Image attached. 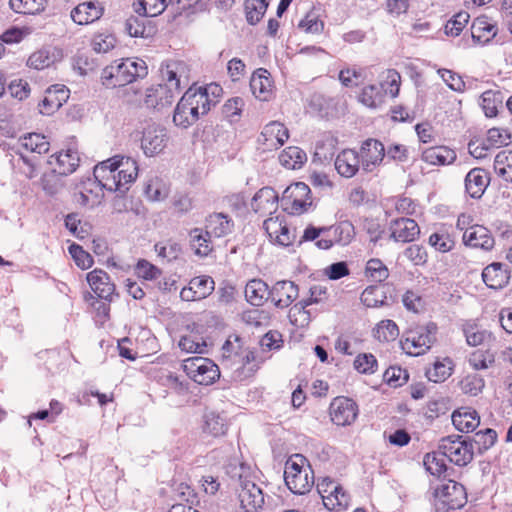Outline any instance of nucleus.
<instances>
[{
	"label": "nucleus",
	"mask_w": 512,
	"mask_h": 512,
	"mask_svg": "<svg viewBox=\"0 0 512 512\" xmlns=\"http://www.w3.org/2000/svg\"><path fill=\"white\" fill-rule=\"evenodd\" d=\"M160 71L164 83L146 90L144 103L147 108L162 110L171 106L175 97L188 85V70L184 62H167Z\"/></svg>",
	"instance_id": "f257e3e1"
},
{
	"label": "nucleus",
	"mask_w": 512,
	"mask_h": 512,
	"mask_svg": "<svg viewBox=\"0 0 512 512\" xmlns=\"http://www.w3.org/2000/svg\"><path fill=\"white\" fill-rule=\"evenodd\" d=\"M278 195L271 187L261 188L251 200V208L260 215L276 213L264 221V229L270 241L278 246H288V220L286 209L277 213Z\"/></svg>",
	"instance_id": "f03ea898"
},
{
	"label": "nucleus",
	"mask_w": 512,
	"mask_h": 512,
	"mask_svg": "<svg viewBox=\"0 0 512 512\" xmlns=\"http://www.w3.org/2000/svg\"><path fill=\"white\" fill-rule=\"evenodd\" d=\"M138 175L137 162L129 157L114 156L97 164L93 170V178L105 190L126 193L129 185Z\"/></svg>",
	"instance_id": "7ed1b4c3"
},
{
	"label": "nucleus",
	"mask_w": 512,
	"mask_h": 512,
	"mask_svg": "<svg viewBox=\"0 0 512 512\" xmlns=\"http://www.w3.org/2000/svg\"><path fill=\"white\" fill-rule=\"evenodd\" d=\"M148 74L145 61L122 59L106 66L101 73L102 85L108 89L123 87Z\"/></svg>",
	"instance_id": "20e7f679"
},
{
	"label": "nucleus",
	"mask_w": 512,
	"mask_h": 512,
	"mask_svg": "<svg viewBox=\"0 0 512 512\" xmlns=\"http://www.w3.org/2000/svg\"><path fill=\"white\" fill-rule=\"evenodd\" d=\"M249 468L244 464L231 466L228 473L239 482L238 498L246 512H257L264 504V494L260 487L248 479Z\"/></svg>",
	"instance_id": "39448f33"
},
{
	"label": "nucleus",
	"mask_w": 512,
	"mask_h": 512,
	"mask_svg": "<svg viewBox=\"0 0 512 512\" xmlns=\"http://www.w3.org/2000/svg\"><path fill=\"white\" fill-rule=\"evenodd\" d=\"M437 326L434 323L409 328L400 341L402 350L410 356L425 354L436 340Z\"/></svg>",
	"instance_id": "423d86ee"
},
{
	"label": "nucleus",
	"mask_w": 512,
	"mask_h": 512,
	"mask_svg": "<svg viewBox=\"0 0 512 512\" xmlns=\"http://www.w3.org/2000/svg\"><path fill=\"white\" fill-rule=\"evenodd\" d=\"M436 512H449L462 508L467 502L464 486L456 481L447 480L438 484L433 491Z\"/></svg>",
	"instance_id": "0eeeda50"
},
{
	"label": "nucleus",
	"mask_w": 512,
	"mask_h": 512,
	"mask_svg": "<svg viewBox=\"0 0 512 512\" xmlns=\"http://www.w3.org/2000/svg\"><path fill=\"white\" fill-rule=\"evenodd\" d=\"M314 484V473L309 461L302 454L290 455V492L304 495Z\"/></svg>",
	"instance_id": "6e6552de"
},
{
	"label": "nucleus",
	"mask_w": 512,
	"mask_h": 512,
	"mask_svg": "<svg viewBox=\"0 0 512 512\" xmlns=\"http://www.w3.org/2000/svg\"><path fill=\"white\" fill-rule=\"evenodd\" d=\"M438 449L445 458L458 466H466L472 461L474 455L472 443L459 435L443 437Z\"/></svg>",
	"instance_id": "1a4fd4ad"
},
{
	"label": "nucleus",
	"mask_w": 512,
	"mask_h": 512,
	"mask_svg": "<svg viewBox=\"0 0 512 512\" xmlns=\"http://www.w3.org/2000/svg\"><path fill=\"white\" fill-rule=\"evenodd\" d=\"M184 371L200 385L213 384L219 377V367L209 358L192 357L184 361Z\"/></svg>",
	"instance_id": "9d476101"
},
{
	"label": "nucleus",
	"mask_w": 512,
	"mask_h": 512,
	"mask_svg": "<svg viewBox=\"0 0 512 512\" xmlns=\"http://www.w3.org/2000/svg\"><path fill=\"white\" fill-rule=\"evenodd\" d=\"M358 405L348 397L338 396L332 400L329 406L331 421L337 426H349L358 416Z\"/></svg>",
	"instance_id": "9b49d317"
},
{
	"label": "nucleus",
	"mask_w": 512,
	"mask_h": 512,
	"mask_svg": "<svg viewBox=\"0 0 512 512\" xmlns=\"http://www.w3.org/2000/svg\"><path fill=\"white\" fill-rule=\"evenodd\" d=\"M75 189L74 199L80 206L94 208L103 200L104 188L94 178L82 180Z\"/></svg>",
	"instance_id": "f8f14e48"
},
{
	"label": "nucleus",
	"mask_w": 512,
	"mask_h": 512,
	"mask_svg": "<svg viewBox=\"0 0 512 512\" xmlns=\"http://www.w3.org/2000/svg\"><path fill=\"white\" fill-rule=\"evenodd\" d=\"M169 137L167 131L156 125H149L143 131L141 148L144 154L152 157L161 153L167 146Z\"/></svg>",
	"instance_id": "ddd939ff"
},
{
	"label": "nucleus",
	"mask_w": 512,
	"mask_h": 512,
	"mask_svg": "<svg viewBox=\"0 0 512 512\" xmlns=\"http://www.w3.org/2000/svg\"><path fill=\"white\" fill-rule=\"evenodd\" d=\"M87 282L98 298L111 302L116 286L109 274L102 269H94L87 274Z\"/></svg>",
	"instance_id": "4468645a"
},
{
	"label": "nucleus",
	"mask_w": 512,
	"mask_h": 512,
	"mask_svg": "<svg viewBox=\"0 0 512 512\" xmlns=\"http://www.w3.org/2000/svg\"><path fill=\"white\" fill-rule=\"evenodd\" d=\"M288 140V128L277 121L268 123L258 137V143L263 150L278 149Z\"/></svg>",
	"instance_id": "2eb2a0df"
},
{
	"label": "nucleus",
	"mask_w": 512,
	"mask_h": 512,
	"mask_svg": "<svg viewBox=\"0 0 512 512\" xmlns=\"http://www.w3.org/2000/svg\"><path fill=\"white\" fill-rule=\"evenodd\" d=\"M361 164L366 172L373 171L385 157L384 145L375 139H367L360 148Z\"/></svg>",
	"instance_id": "dca6fc26"
},
{
	"label": "nucleus",
	"mask_w": 512,
	"mask_h": 512,
	"mask_svg": "<svg viewBox=\"0 0 512 512\" xmlns=\"http://www.w3.org/2000/svg\"><path fill=\"white\" fill-rule=\"evenodd\" d=\"M290 215H302L309 211L313 205L312 194L309 186L304 182L290 184Z\"/></svg>",
	"instance_id": "f3484780"
},
{
	"label": "nucleus",
	"mask_w": 512,
	"mask_h": 512,
	"mask_svg": "<svg viewBox=\"0 0 512 512\" xmlns=\"http://www.w3.org/2000/svg\"><path fill=\"white\" fill-rule=\"evenodd\" d=\"M307 9L305 15L298 21L297 29L306 34H320L324 30L322 10L320 7L312 6L309 1L302 3Z\"/></svg>",
	"instance_id": "a211bd4d"
},
{
	"label": "nucleus",
	"mask_w": 512,
	"mask_h": 512,
	"mask_svg": "<svg viewBox=\"0 0 512 512\" xmlns=\"http://www.w3.org/2000/svg\"><path fill=\"white\" fill-rule=\"evenodd\" d=\"M48 163L56 173L67 176L76 171L80 157L76 150L68 149L52 155Z\"/></svg>",
	"instance_id": "6ab92c4d"
},
{
	"label": "nucleus",
	"mask_w": 512,
	"mask_h": 512,
	"mask_svg": "<svg viewBox=\"0 0 512 512\" xmlns=\"http://www.w3.org/2000/svg\"><path fill=\"white\" fill-rule=\"evenodd\" d=\"M463 242L467 246L487 251L491 250L495 244L491 232L482 225H473L466 229L463 233Z\"/></svg>",
	"instance_id": "aec40b11"
},
{
	"label": "nucleus",
	"mask_w": 512,
	"mask_h": 512,
	"mask_svg": "<svg viewBox=\"0 0 512 512\" xmlns=\"http://www.w3.org/2000/svg\"><path fill=\"white\" fill-rule=\"evenodd\" d=\"M391 237L396 242H412L420 233L417 222L411 218H399L390 224Z\"/></svg>",
	"instance_id": "412c9836"
},
{
	"label": "nucleus",
	"mask_w": 512,
	"mask_h": 512,
	"mask_svg": "<svg viewBox=\"0 0 512 512\" xmlns=\"http://www.w3.org/2000/svg\"><path fill=\"white\" fill-rule=\"evenodd\" d=\"M69 98V89L60 84L52 85L46 90V95L40 104L42 114L50 115L58 110Z\"/></svg>",
	"instance_id": "4be33fe9"
},
{
	"label": "nucleus",
	"mask_w": 512,
	"mask_h": 512,
	"mask_svg": "<svg viewBox=\"0 0 512 512\" xmlns=\"http://www.w3.org/2000/svg\"><path fill=\"white\" fill-rule=\"evenodd\" d=\"M489 183V175L482 168H473L465 177L466 192L474 199L481 198Z\"/></svg>",
	"instance_id": "5701e85b"
},
{
	"label": "nucleus",
	"mask_w": 512,
	"mask_h": 512,
	"mask_svg": "<svg viewBox=\"0 0 512 512\" xmlns=\"http://www.w3.org/2000/svg\"><path fill=\"white\" fill-rule=\"evenodd\" d=\"M359 154L353 149H344L335 159V169L346 178H351L359 171Z\"/></svg>",
	"instance_id": "b1692460"
},
{
	"label": "nucleus",
	"mask_w": 512,
	"mask_h": 512,
	"mask_svg": "<svg viewBox=\"0 0 512 512\" xmlns=\"http://www.w3.org/2000/svg\"><path fill=\"white\" fill-rule=\"evenodd\" d=\"M125 30L131 37L150 38L157 32L155 23L147 16H131L125 22Z\"/></svg>",
	"instance_id": "393cba45"
},
{
	"label": "nucleus",
	"mask_w": 512,
	"mask_h": 512,
	"mask_svg": "<svg viewBox=\"0 0 512 512\" xmlns=\"http://www.w3.org/2000/svg\"><path fill=\"white\" fill-rule=\"evenodd\" d=\"M454 427L464 433L474 431L480 424V417L476 410L470 407H461L452 414Z\"/></svg>",
	"instance_id": "a878e982"
},
{
	"label": "nucleus",
	"mask_w": 512,
	"mask_h": 512,
	"mask_svg": "<svg viewBox=\"0 0 512 512\" xmlns=\"http://www.w3.org/2000/svg\"><path fill=\"white\" fill-rule=\"evenodd\" d=\"M266 69L256 70L250 79V89L260 101H268L272 96V81Z\"/></svg>",
	"instance_id": "bb28decb"
},
{
	"label": "nucleus",
	"mask_w": 512,
	"mask_h": 512,
	"mask_svg": "<svg viewBox=\"0 0 512 512\" xmlns=\"http://www.w3.org/2000/svg\"><path fill=\"white\" fill-rule=\"evenodd\" d=\"M234 223L223 213L210 214L205 221V229L216 238L227 236L233 231Z\"/></svg>",
	"instance_id": "cd10ccee"
},
{
	"label": "nucleus",
	"mask_w": 512,
	"mask_h": 512,
	"mask_svg": "<svg viewBox=\"0 0 512 512\" xmlns=\"http://www.w3.org/2000/svg\"><path fill=\"white\" fill-rule=\"evenodd\" d=\"M471 34L475 42L486 44L496 36L497 27L487 16H479L471 25Z\"/></svg>",
	"instance_id": "c85d7f7f"
},
{
	"label": "nucleus",
	"mask_w": 512,
	"mask_h": 512,
	"mask_svg": "<svg viewBox=\"0 0 512 512\" xmlns=\"http://www.w3.org/2000/svg\"><path fill=\"white\" fill-rule=\"evenodd\" d=\"M482 279L487 287L500 289L508 283L509 274L503 264L492 263L484 268Z\"/></svg>",
	"instance_id": "c756f323"
},
{
	"label": "nucleus",
	"mask_w": 512,
	"mask_h": 512,
	"mask_svg": "<svg viewBox=\"0 0 512 512\" xmlns=\"http://www.w3.org/2000/svg\"><path fill=\"white\" fill-rule=\"evenodd\" d=\"M422 160L431 165H449L456 160V152L447 146H435L422 152Z\"/></svg>",
	"instance_id": "7c9ffc66"
},
{
	"label": "nucleus",
	"mask_w": 512,
	"mask_h": 512,
	"mask_svg": "<svg viewBox=\"0 0 512 512\" xmlns=\"http://www.w3.org/2000/svg\"><path fill=\"white\" fill-rule=\"evenodd\" d=\"M185 98L187 102H185L184 105L193 107V109L200 111V113L204 115L210 111L212 105L216 104L215 101L208 98L205 89L190 87L181 97V99Z\"/></svg>",
	"instance_id": "2f4dec72"
},
{
	"label": "nucleus",
	"mask_w": 512,
	"mask_h": 512,
	"mask_svg": "<svg viewBox=\"0 0 512 512\" xmlns=\"http://www.w3.org/2000/svg\"><path fill=\"white\" fill-rule=\"evenodd\" d=\"M213 237L206 229L193 228L189 232L190 246L196 255L205 257L213 250Z\"/></svg>",
	"instance_id": "473e14b6"
},
{
	"label": "nucleus",
	"mask_w": 512,
	"mask_h": 512,
	"mask_svg": "<svg viewBox=\"0 0 512 512\" xmlns=\"http://www.w3.org/2000/svg\"><path fill=\"white\" fill-rule=\"evenodd\" d=\"M102 13L103 9L96 6L93 2H84L77 5L71 11V18L79 25H86L98 20Z\"/></svg>",
	"instance_id": "72a5a7b5"
},
{
	"label": "nucleus",
	"mask_w": 512,
	"mask_h": 512,
	"mask_svg": "<svg viewBox=\"0 0 512 512\" xmlns=\"http://www.w3.org/2000/svg\"><path fill=\"white\" fill-rule=\"evenodd\" d=\"M185 102H187L186 98L180 99L173 114L174 124L181 128L192 126L199 120L200 116L203 115L200 111L193 109V107L184 105Z\"/></svg>",
	"instance_id": "f704fd0d"
},
{
	"label": "nucleus",
	"mask_w": 512,
	"mask_h": 512,
	"mask_svg": "<svg viewBox=\"0 0 512 512\" xmlns=\"http://www.w3.org/2000/svg\"><path fill=\"white\" fill-rule=\"evenodd\" d=\"M268 285L261 279L250 280L245 287L246 300L253 306H261L269 298Z\"/></svg>",
	"instance_id": "c9c22d12"
},
{
	"label": "nucleus",
	"mask_w": 512,
	"mask_h": 512,
	"mask_svg": "<svg viewBox=\"0 0 512 512\" xmlns=\"http://www.w3.org/2000/svg\"><path fill=\"white\" fill-rule=\"evenodd\" d=\"M338 140L331 134H324L320 140L316 142L313 161L325 163L330 161L336 150Z\"/></svg>",
	"instance_id": "e433bc0d"
},
{
	"label": "nucleus",
	"mask_w": 512,
	"mask_h": 512,
	"mask_svg": "<svg viewBox=\"0 0 512 512\" xmlns=\"http://www.w3.org/2000/svg\"><path fill=\"white\" fill-rule=\"evenodd\" d=\"M463 333L467 344L472 347L489 343L493 339L491 332L476 323H466L463 326Z\"/></svg>",
	"instance_id": "4c0bfd02"
},
{
	"label": "nucleus",
	"mask_w": 512,
	"mask_h": 512,
	"mask_svg": "<svg viewBox=\"0 0 512 512\" xmlns=\"http://www.w3.org/2000/svg\"><path fill=\"white\" fill-rule=\"evenodd\" d=\"M503 95L500 91L487 90L482 93L480 97V106L487 117H495L498 113V108L502 106Z\"/></svg>",
	"instance_id": "58836bf2"
},
{
	"label": "nucleus",
	"mask_w": 512,
	"mask_h": 512,
	"mask_svg": "<svg viewBox=\"0 0 512 512\" xmlns=\"http://www.w3.org/2000/svg\"><path fill=\"white\" fill-rule=\"evenodd\" d=\"M203 429L214 437L224 435L227 430L226 419L214 411L207 412L204 415Z\"/></svg>",
	"instance_id": "ea45409f"
},
{
	"label": "nucleus",
	"mask_w": 512,
	"mask_h": 512,
	"mask_svg": "<svg viewBox=\"0 0 512 512\" xmlns=\"http://www.w3.org/2000/svg\"><path fill=\"white\" fill-rule=\"evenodd\" d=\"M20 145L25 150L37 153V154H45L49 151L50 144L46 140L44 135L38 133H30L20 138Z\"/></svg>",
	"instance_id": "a19ab883"
},
{
	"label": "nucleus",
	"mask_w": 512,
	"mask_h": 512,
	"mask_svg": "<svg viewBox=\"0 0 512 512\" xmlns=\"http://www.w3.org/2000/svg\"><path fill=\"white\" fill-rule=\"evenodd\" d=\"M494 170L499 177L512 183V150L500 151L495 156Z\"/></svg>",
	"instance_id": "79ce46f5"
},
{
	"label": "nucleus",
	"mask_w": 512,
	"mask_h": 512,
	"mask_svg": "<svg viewBox=\"0 0 512 512\" xmlns=\"http://www.w3.org/2000/svg\"><path fill=\"white\" fill-rule=\"evenodd\" d=\"M48 0H9L10 8L19 14H39L46 8Z\"/></svg>",
	"instance_id": "37998d69"
},
{
	"label": "nucleus",
	"mask_w": 512,
	"mask_h": 512,
	"mask_svg": "<svg viewBox=\"0 0 512 512\" xmlns=\"http://www.w3.org/2000/svg\"><path fill=\"white\" fill-rule=\"evenodd\" d=\"M385 93L375 84L365 86L358 96L359 102L369 108H377L383 102Z\"/></svg>",
	"instance_id": "c03bdc74"
},
{
	"label": "nucleus",
	"mask_w": 512,
	"mask_h": 512,
	"mask_svg": "<svg viewBox=\"0 0 512 512\" xmlns=\"http://www.w3.org/2000/svg\"><path fill=\"white\" fill-rule=\"evenodd\" d=\"M158 381L162 386H165L180 395L186 394L189 390L188 381L167 370L161 373Z\"/></svg>",
	"instance_id": "a18cd8bd"
},
{
	"label": "nucleus",
	"mask_w": 512,
	"mask_h": 512,
	"mask_svg": "<svg viewBox=\"0 0 512 512\" xmlns=\"http://www.w3.org/2000/svg\"><path fill=\"white\" fill-rule=\"evenodd\" d=\"M400 83V74L394 69H388L383 72L381 76L380 88L385 93V95L388 94L392 98H395L399 94Z\"/></svg>",
	"instance_id": "49530a36"
},
{
	"label": "nucleus",
	"mask_w": 512,
	"mask_h": 512,
	"mask_svg": "<svg viewBox=\"0 0 512 512\" xmlns=\"http://www.w3.org/2000/svg\"><path fill=\"white\" fill-rule=\"evenodd\" d=\"M269 5V0H246L245 11L246 19L249 24H257L266 13Z\"/></svg>",
	"instance_id": "de8ad7c7"
},
{
	"label": "nucleus",
	"mask_w": 512,
	"mask_h": 512,
	"mask_svg": "<svg viewBox=\"0 0 512 512\" xmlns=\"http://www.w3.org/2000/svg\"><path fill=\"white\" fill-rule=\"evenodd\" d=\"M452 371V361L449 359H443L442 361H436L433 367L427 369V378L435 383L445 381Z\"/></svg>",
	"instance_id": "09e8293b"
},
{
	"label": "nucleus",
	"mask_w": 512,
	"mask_h": 512,
	"mask_svg": "<svg viewBox=\"0 0 512 512\" xmlns=\"http://www.w3.org/2000/svg\"><path fill=\"white\" fill-rule=\"evenodd\" d=\"M374 336L382 342L393 341L399 336L398 326L392 320H382L374 329Z\"/></svg>",
	"instance_id": "8fccbe9b"
},
{
	"label": "nucleus",
	"mask_w": 512,
	"mask_h": 512,
	"mask_svg": "<svg viewBox=\"0 0 512 512\" xmlns=\"http://www.w3.org/2000/svg\"><path fill=\"white\" fill-rule=\"evenodd\" d=\"M350 505V498L340 486L339 491L331 496H324V506L334 512L346 510Z\"/></svg>",
	"instance_id": "3c124183"
},
{
	"label": "nucleus",
	"mask_w": 512,
	"mask_h": 512,
	"mask_svg": "<svg viewBox=\"0 0 512 512\" xmlns=\"http://www.w3.org/2000/svg\"><path fill=\"white\" fill-rule=\"evenodd\" d=\"M365 274L373 282H383L388 278L389 271L380 259H370L366 264Z\"/></svg>",
	"instance_id": "603ef678"
},
{
	"label": "nucleus",
	"mask_w": 512,
	"mask_h": 512,
	"mask_svg": "<svg viewBox=\"0 0 512 512\" xmlns=\"http://www.w3.org/2000/svg\"><path fill=\"white\" fill-rule=\"evenodd\" d=\"M386 296L378 286H369L361 294V302L368 308L379 307L384 304Z\"/></svg>",
	"instance_id": "864d4df0"
},
{
	"label": "nucleus",
	"mask_w": 512,
	"mask_h": 512,
	"mask_svg": "<svg viewBox=\"0 0 512 512\" xmlns=\"http://www.w3.org/2000/svg\"><path fill=\"white\" fill-rule=\"evenodd\" d=\"M189 283L197 296L202 299L208 297L215 289V282L208 275L194 277Z\"/></svg>",
	"instance_id": "5fc2aeb1"
},
{
	"label": "nucleus",
	"mask_w": 512,
	"mask_h": 512,
	"mask_svg": "<svg viewBox=\"0 0 512 512\" xmlns=\"http://www.w3.org/2000/svg\"><path fill=\"white\" fill-rule=\"evenodd\" d=\"M444 458L445 456L442 455L439 450L438 452L426 454L424 458V465L426 470L432 475L440 476L446 471V463Z\"/></svg>",
	"instance_id": "6e6d98bb"
},
{
	"label": "nucleus",
	"mask_w": 512,
	"mask_h": 512,
	"mask_svg": "<svg viewBox=\"0 0 512 512\" xmlns=\"http://www.w3.org/2000/svg\"><path fill=\"white\" fill-rule=\"evenodd\" d=\"M154 248L159 257L166 259L169 262L176 260L182 251L181 245L172 240L159 242L155 244Z\"/></svg>",
	"instance_id": "4d7b16f0"
},
{
	"label": "nucleus",
	"mask_w": 512,
	"mask_h": 512,
	"mask_svg": "<svg viewBox=\"0 0 512 512\" xmlns=\"http://www.w3.org/2000/svg\"><path fill=\"white\" fill-rule=\"evenodd\" d=\"M179 348L187 353L204 354L207 351V344L203 339H197L193 335L182 336L178 343Z\"/></svg>",
	"instance_id": "13d9d810"
},
{
	"label": "nucleus",
	"mask_w": 512,
	"mask_h": 512,
	"mask_svg": "<svg viewBox=\"0 0 512 512\" xmlns=\"http://www.w3.org/2000/svg\"><path fill=\"white\" fill-rule=\"evenodd\" d=\"M62 175L56 173L53 169L45 173L41 178V186L46 194L53 196L59 193L63 187Z\"/></svg>",
	"instance_id": "bf43d9fd"
},
{
	"label": "nucleus",
	"mask_w": 512,
	"mask_h": 512,
	"mask_svg": "<svg viewBox=\"0 0 512 512\" xmlns=\"http://www.w3.org/2000/svg\"><path fill=\"white\" fill-rule=\"evenodd\" d=\"M496 439L497 434L495 430L486 428L475 433L473 443L476 445L478 451L483 453L495 444Z\"/></svg>",
	"instance_id": "052dcab7"
},
{
	"label": "nucleus",
	"mask_w": 512,
	"mask_h": 512,
	"mask_svg": "<svg viewBox=\"0 0 512 512\" xmlns=\"http://www.w3.org/2000/svg\"><path fill=\"white\" fill-rule=\"evenodd\" d=\"M244 105L245 101L243 98L232 97L223 105L222 113L230 122L237 121L242 114Z\"/></svg>",
	"instance_id": "680f3d73"
},
{
	"label": "nucleus",
	"mask_w": 512,
	"mask_h": 512,
	"mask_svg": "<svg viewBox=\"0 0 512 512\" xmlns=\"http://www.w3.org/2000/svg\"><path fill=\"white\" fill-rule=\"evenodd\" d=\"M65 227L78 239H84L89 234V226L86 223L82 224L75 213H70L65 217Z\"/></svg>",
	"instance_id": "e2e57ef3"
},
{
	"label": "nucleus",
	"mask_w": 512,
	"mask_h": 512,
	"mask_svg": "<svg viewBox=\"0 0 512 512\" xmlns=\"http://www.w3.org/2000/svg\"><path fill=\"white\" fill-rule=\"evenodd\" d=\"M378 363L371 353L359 354L354 360V368L362 374H373L377 371Z\"/></svg>",
	"instance_id": "0e129e2a"
},
{
	"label": "nucleus",
	"mask_w": 512,
	"mask_h": 512,
	"mask_svg": "<svg viewBox=\"0 0 512 512\" xmlns=\"http://www.w3.org/2000/svg\"><path fill=\"white\" fill-rule=\"evenodd\" d=\"M469 19L470 15L467 12L461 11L457 13L447 21L445 25V33L454 37L458 36L469 22Z\"/></svg>",
	"instance_id": "69168bd1"
},
{
	"label": "nucleus",
	"mask_w": 512,
	"mask_h": 512,
	"mask_svg": "<svg viewBox=\"0 0 512 512\" xmlns=\"http://www.w3.org/2000/svg\"><path fill=\"white\" fill-rule=\"evenodd\" d=\"M495 362L494 354L490 351H475L469 357V364L475 370H484Z\"/></svg>",
	"instance_id": "338daca9"
},
{
	"label": "nucleus",
	"mask_w": 512,
	"mask_h": 512,
	"mask_svg": "<svg viewBox=\"0 0 512 512\" xmlns=\"http://www.w3.org/2000/svg\"><path fill=\"white\" fill-rule=\"evenodd\" d=\"M135 270L137 275L144 280H156L162 274L160 268L145 259H141L137 262Z\"/></svg>",
	"instance_id": "774afa93"
}]
</instances>
